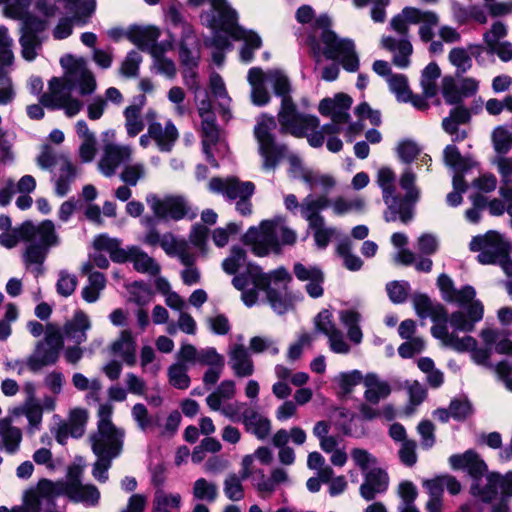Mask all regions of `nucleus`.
Segmentation results:
<instances>
[{
  "mask_svg": "<svg viewBox=\"0 0 512 512\" xmlns=\"http://www.w3.org/2000/svg\"><path fill=\"white\" fill-rule=\"evenodd\" d=\"M131 262L136 271L150 276H157L161 267L157 261L137 246H132Z\"/></svg>",
  "mask_w": 512,
  "mask_h": 512,
  "instance_id": "37998d69",
  "label": "nucleus"
},
{
  "mask_svg": "<svg viewBox=\"0 0 512 512\" xmlns=\"http://www.w3.org/2000/svg\"><path fill=\"white\" fill-rule=\"evenodd\" d=\"M181 503L179 493L158 488L154 493L152 512H179Z\"/></svg>",
  "mask_w": 512,
  "mask_h": 512,
  "instance_id": "58836bf2",
  "label": "nucleus"
},
{
  "mask_svg": "<svg viewBox=\"0 0 512 512\" xmlns=\"http://www.w3.org/2000/svg\"><path fill=\"white\" fill-rule=\"evenodd\" d=\"M209 188L213 192L222 193L230 201L241 199L244 195L252 196L255 190L252 182H241L234 177L226 179L212 178L209 182Z\"/></svg>",
  "mask_w": 512,
  "mask_h": 512,
  "instance_id": "6ab92c4d",
  "label": "nucleus"
},
{
  "mask_svg": "<svg viewBox=\"0 0 512 512\" xmlns=\"http://www.w3.org/2000/svg\"><path fill=\"white\" fill-rule=\"evenodd\" d=\"M380 47L392 54V63L396 67L406 69L410 66L413 46L408 38L383 35L380 39Z\"/></svg>",
  "mask_w": 512,
  "mask_h": 512,
  "instance_id": "aec40b11",
  "label": "nucleus"
},
{
  "mask_svg": "<svg viewBox=\"0 0 512 512\" xmlns=\"http://www.w3.org/2000/svg\"><path fill=\"white\" fill-rule=\"evenodd\" d=\"M366 202L364 198L357 196L353 198H346L344 196H338L333 200H330L328 207L336 216H343L349 213H362L365 209Z\"/></svg>",
  "mask_w": 512,
  "mask_h": 512,
  "instance_id": "79ce46f5",
  "label": "nucleus"
},
{
  "mask_svg": "<svg viewBox=\"0 0 512 512\" xmlns=\"http://www.w3.org/2000/svg\"><path fill=\"white\" fill-rule=\"evenodd\" d=\"M472 251H479L477 256L481 264H496L497 260L508 253V245L496 231H488L483 236H476L470 242Z\"/></svg>",
  "mask_w": 512,
  "mask_h": 512,
  "instance_id": "9d476101",
  "label": "nucleus"
},
{
  "mask_svg": "<svg viewBox=\"0 0 512 512\" xmlns=\"http://www.w3.org/2000/svg\"><path fill=\"white\" fill-rule=\"evenodd\" d=\"M132 155L133 149L129 145L107 143L98 161V169L105 177H112L120 165L129 161Z\"/></svg>",
  "mask_w": 512,
  "mask_h": 512,
  "instance_id": "dca6fc26",
  "label": "nucleus"
},
{
  "mask_svg": "<svg viewBox=\"0 0 512 512\" xmlns=\"http://www.w3.org/2000/svg\"><path fill=\"white\" fill-rule=\"evenodd\" d=\"M92 327L90 317L83 311L78 310L71 319L67 320L63 326V334L76 344L87 340V331Z\"/></svg>",
  "mask_w": 512,
  "mask_h": 512,
  "instance_id": "393cba45",
  "label": "nucleus"
},
{
  "mask_svg": "<svg viewBox=\"0 0 512 512\" xmlns=\"http://www.w3.org/2000/svg\"><path fill=\"white\" fill-rule=\"evenodd\" d=\"M251 86V100L254 105L263 106L269 103L270 95L264 86V73L260 68H251L248 72Z\"/></svg>",
  "mask_w": 512,
  "mask_h": 512,
  "instance_id": "e433bc0d",
  "label": "nucleus"
},
{
  "mask_svg": "<svg viewBox=\"0 0 512 512\" xmlns=\"http://www.w3.org/2000/svg\"><path fill=\"white\" fill-rule=\"evenodd\" d=\"M76 133L81 139L78 156L83 163H90L97 153V140L95 134L89 129L84 120H79L76 125Z\"/></svg>",
  "mask_w": 512,
  "mask_h": 512,
  "instance_id": "c756f323",
  "label": "nucleus"
},
{
  "mask_svg": "<svg viewBox=\"0 0 512 512\" xmlns=\"http://www.w3.org/2000/svg\"><path fill=\"white\" fill-rule=\"evenodd\" d=\"M210 10L201 16L203 23L211 29L228 33L233 39L243 41L244 46L240 51V58L248 63L253 59V53L262 44L260 36L246 30L237 24V12L229 5L227 0H210Z\"/></svg>",
  "mask_w": 512,
  "mask_h": 512,
  "instance_id": "20e7f679",
  "label": "nucleus"
},
{
  "mask_svg": "<svg viewBox=\"0 0 512 512\" xmlns=\"http://www.w3.org/2000/svg\"><path fill=\"white\" fill-rule=\"evenodd\" d=\"M276 128L273 117L262 115L258 118L254 127V135L259 145V153L263 158V168L267 171L274 170L278 164V158L285 155L287 147L277 145L272 131Z\"/></svg>",
  "mask_w": 512,
  "mask_h": 512,
  "instance_id": "6e6552de",
  "label": "nucleus"
},
{
  "mask_svg": "<svg viewBox=\"0 0 512 512\" xmlns=\"http://www.w3.org/2000/svg\"><path fill=\"white\" fill-rule=\"evenodd\" d=\"M390 91L396 96L400 102L407 103L409 101L410 89L407 77L403 74H394L387 78Z\"/></svg>",
  "mask_w": 512,
  "mask_h": 512,
  "instance_id": "0e129e2a",
  "label": "nucleus"
},
{
  "mask_svg": "<svg viewBox=\"0 0 512 512\" xmlns=\"http://www.w3.org/2000/svg\"><path fill=\"white\" fill-rule=\"evenodd\" d=\"M149 133L161 152H170L179 135L171 121H168L165 127L159 122L150 123Z\"/></svg>",
  "mask_w": 512,
  "mask_h": 512,
  "instance_id": "cd10ccee",
  "label": "nucleus"
},
{
  "mask_svg": "<svg viewBox=\"0 0 512 512\" xmlns=\"http://www.w3.org/2000/svg\"><path fill=\"white\" fill-rule=\"evenodd\" d=\"M244 265H246L245 276L251 281L248 274V266L252 264L246 263V252L244 249L236 246L231 248L230 255L222 263L223 270L228 274H235Z\"/></svg>",
  "mask_w": 512,
  "mask_h": 512,
  "instance_id": "864d4df0",
  "label": "nucleus"
},
{
  "mask_svg": "<svg viewBox=\"0 0 512 512\" xmlns=\"http://www.w3.org/2000/svg\"><path fill=\"white\" fill-rule=\"evenodd\" d=\"M136 340L129 330H123L111 345L113 355L120 357L129 366L136 364Z\"/></svg>",
  "mask_w": 512,
  "mask_h": 512,
  "instance_id": "c85d7f7f",
  "label": "nucleus"
},
{
  "mask_svg": "<svg viewBox=\"0 0 512 512\" xmlns=\"http://www.w3.org/2000/svg\"><path fill=\"white\" fill-rule=\"evenodd\" d=\"M236 394V386L233 380H224L217 389L206 398V403L212 411L221 408L222 401L232 399Z\"/></svg>",
  "mask_w": 512,
  "mask_h": 512,
  "instance_id": "49530a36",
  "label": "nucleus"
},
{
  "mask_svg": "<svg viewBox=\"0 0 512 512\" xmlns=\"http://www.w3.org/2000/svg\"><path fill=\"white\" fill-rule=\"evenodd\" d=\"M88 417V411L84 408L76 407L70 410L66 423L70 426L72 437L78 438L84 434Z\"/></svg>",
  "mask_w": 512,
  "mask_h": 512,
  "instance_id": "6e6d98bb",
  "label": "nucleus"
},
{
  "mask_svg": "<svg viewBox=\"0 0 512 512\" xmlns=\"http://www.w3.org/2000/svg\"><path fill=\"white\" fill-rule=\"evenodd\" d=\"M304 182L308 184L311 190L320 189L323 193H328L336 186V180L328 174H320L310 171L306 174Z\"/></svg>",
  "mask_w": 512,
  "mask_h": 512,
  "instance_id": "052dcab7",
  "label": "nucleus"
},
{
  "mask_svg": "<svg viewBox=\"0 0 512 512\" xmlns=\"http://www.w3.org/2000/svg\"><path fill=\"white\" fill-rule=\"evenodd\" d=\"M193 496L198 500L214 502L218 497V487L214 482L199 478L194 482Z\"/></svg>",
  "mask_w": 512,
  "mask_h": 512,
  "instance_id": "bf43d9fd",
  "label": "nucleus"
},
{
  "mask_svg": "<svg viewBox=\"0 0 512 512\" xmlns=\"http://www.w3.org/2000/svg\"><path fill=\"white\" fill-rule=\"evenodd\" d=\"M20 238L30 243H37L41 246L51 247L60 243V237L56 232L54 223L51 220H44L35 225L30 221L24 222L18 229Z\"/></svg>",
  "mask_w": 512,
  "mask_h": 512,
  "instance_id": "4468645a",
  "label": "nucleus"
},
{
  "mask_svg": "<svg viewBox=\"0 0 512 512\" xmlns=\"http://www.w3.org/2000/svg\"><path fill=\"white\" fill-rule=\"evenodd\" d=\"M428 22L438 24L439 17L435 12L422 11L414 7H405L400 14L395 15L390 21V27L400 38H407L409 23L417 24Z\"/></svg>",
  "mask_w": 512,
  "mask_h": 512,
  "instance_id": "f3484780",
  "label": "nucleus"
},
{
  "mask_svg": "<svg viewBox=\"0 0 512 512\" xmlns=\"http://www.w3.org/2000/svg\"><path fill=\"white\" fill-rule=\"evenodd\" d=\"M0 437L7 453L14 454L18 451L22 441V431L13 426L9 418L0 419Z\"/></svg>",
  "mask_w": 512,
  "mask_h": 512,
  "instance_id": "ea45409f",
  "label": "nucleus"
},
{
  "mask_svg": "<svg viewBox=\"0 0 512 512\" xmlns=\"http://www.w3.org/2000/svg\"><path fill=\"white\" fill-rule=\"evenodd\" d=\"M352 104L350 96L339 93L333 98H325L319 104V111L322 115L330 116L331 124L324 125L320 131L325 135L336 134L341 131V125L349 121V109Z\"/></svg>",
  "mask_w": 512,
  "mask_h": 512,
  "instance_id": "1a4fd4ad",
  "label": "nucleus"
},
{
  "mask_svg": "<svg viewBox=\"0 0 512 512\" xmlns=\"http://www.w3.org/2000/svg\"><path fill=\"white\" fill-rule=\"evenodd\" d=\"M415 181V173L410 168L405 169L400 177V186L405 190L404 200H401L395 195L394 172L388 167L378 170L377 184L382 190L383 200L387 205V210L384 212V219L387 222L396 221L399 218L403 223H407L412 219L411 204H414L420 195Z\"/></svg>",
  "mask_w": 512,
  "mask_h": 512,
  "instance_id": "7ed1b4c3",
  "label": "nucleus"
},
{
  "mask_svg": "<svg viewBox=\"0 0 512 512\" xmlns=\"http://www.w3.org/2000/svg\"><path fill=\"white\" fill-rule=\"evenodd\" d=\"M484 308L481 302H473L464 311H455L450 316L447 315V325L453 328V332H471L474 330L475 324L483 318Z\"/></svg>",
  "mask_w": 512,
  "mask_h": 512,
  "instance_id": "4be33fe9",
  "label": "nucleus"
},
{
  "mask_svg": "<svg viewBox=\"0 0 512 512\" xmlns=\"http://www.w3.org/2000/svg\"><path fill=\"white\" fill-rule=\"evenodd\" d=\"M441 91L445 102L448 104H458L464 99L458 82L451 76L442 79Z\"/></svg>",
  "mask_w": 512,
  "mask_h": 512,
  "instance_id": "338daca9",
  "label": "nucleus"
},
{
  "mask_svg": "<svg viewBox=\"0 0 512 512\" xmlns=\"http://www.w3.org/2000/svg\"><path fill=\"white\" fill-rule=\"evenodd\" d=\"M168 381L177 389H187L190 386L188 367L183 363H174L168 368Z\"/></svg>",
  "mask_w": 512,
  "mask_h": 512,
  "instance_id": "5fc2aeb1",
  "label": "nucleus"
},
{
  "mask_svg": "<svg viewBox=\"0 0 512 512\" xmlns=\"http://www.w3.org/2000/svg\"><path fill=\"white\" fill-rule=\"evenodd\" d=\"M264 79L271 83L274 93L283 99L291 98V85L287 75L281 70H270L264 74Z\"/></svg>",
  "mask_w": 512,
  "mask_h": 512,
  "instance_id": "3c124183",
  "label": "nucleus"
},
{
  "mask_svg": "<svg viewBox=\"0 0 512 512\" xmlns=\"http://www.w3.org/2000/svg\"><path fill=\"white\" fill-rule=\"evenodd\" d=\"M112 414V405L101 404L97 412V431L89 436L92 451L97 456L92 474L100 482L108 480L112 460L121 454L124 445L125 431L114 425Z\"/></svg>",
  "mask_w": 512,
  "mask_h": 512,
  "instance_id": "f257e3e1",
  "label": "nucleus"
},
{
  "mask_svg": "<svg viewBox=\"0 0 512 512\" xmlns=\"http://www.w3.org/2000/svg\"><path fill=\"white\" fill-rule=\"evenodd\" d=\"M21 46V55L26 61H33L41 48V40L34 33L21 34L19 38Z\"/></svg>",
  "mask_w": 512,
  "mask_h": 512,
  "instance_id": "13d9d810",
  "label": "nucleus"
},
{
  "mask_svg": "<svg viewBox=\"0 0 512 512\" xmlns=\"http://www.w3.org/2000/svg\"><path fill=\"white\" fill-rule=\"evenodd\" d=\"M61 65L67 74L68 82L73 88H78L80 95H90L96 90L95 76L87 68L85 61L66 56L61 59Z\"/></svg>",
  "mask_w": 512,
  "mask_h": 512,
  "instance_id": "9b49d317",
  "label": "nucleus"
},
{
  "mask_svg": "<svg viewBox=\"0 0 512 512\" xmlns=\"http://www.w3.org/2000/svg\"><path fill=\"white\" fill-rule=\"evenodd\" d=\"M449 464L453 469L466 470L474 479L473 484L485 483L488 468L485 461L474 450H467L462 454H454L449 457Z\"/></svg>",
  "mask_w": 512,
  "mask_h": 512,
  "instance_id": "a211bd4d",
  "label": "nucleus"
},
{
  "mask_svg": "<svg viewBox=\"0 0 512 512\" xmlns=\"http://www.w3.org/2000/svg\"><path fill=\"white\" fill-rule=\"evenodd\" d=\"M363 386V398L369 404H379L386 400L392 392L390 383L374 372L365 375Z\"/></svg>",
  "mask_w": 512,
  "mask_h": 512,
  "instance_id": "b1692460",
  "label": "nucleus"
},
{
  "mask_svg": "<svg viewBox=\"0 0 512 512\" xmlns=\"http://www.w3.org/2000/svg\"><path fill=\"white\" fill-rule=\"evenodd\" d=\"M106 286V279L100 272H92L88 277V284L82 289V298L87 303L96 302Z\"/></svg>",
  "mask_w": 512,
  "mask_h": 512,
  "instance_id": "8fccbe9b",
  "label": "nucleus"
},
{
  "mask_svg": "<svg viewBox=\"0 0 512 512\" xmlns=\"http://www.w3.org/2000/svg\"><path fill=\"white\" fill-rule=\"evenodd\" d=\"M146 176V167L143 163L137 162L125 165L119 174L120 180L128 185L135 187L138 182Z\"/></svg>",
  "mask_w": 512,
  "mask_h": 512,
  "instance_id": "680f3d73",
  "label": "nucleus"
},
{
  "mask_svg": "<svg viewBox=\"0 0 512 512\" xmlns=\"http://www.w3.org/2000/svg\"><path fill=\"white\" fill-rule=\"evenodd\" d=\"M365 375L359 370L349 372H341L334 378V382L338 385L340 393L347 395L353 392L354 388L364 383Z\"/></svg>",
  "mask_w": 512,
  "mask_h": 512,
  "instance_id": "603ef678",
  "label": "nucleus"
},
{
  "mask_svg": "<svg viewBox=\"0 0 512 512\" xmlns=\"http://www.w3.org/2000/svg\"><path fill=\"white\" fill-rule=\"evenodd\" d=\"M76 22L85 24L96 9V0H63Z\"/></svg>",
  "mask_w": 512,
  "mask_h": 512,
  "instance_id": "de8ad7c7",
  "label": "nucleus"
},
{
  "mask_svg": "<svg viewBox=\"0 0 512 512\" xmlns=\"http://www.w3.org/2000/svg\"><path fill=\"white\" fill-rule=\"evenodd\" d=\"M83 469L80 466H72L67 474L66 496L74 502H84L95 505L100 497L98 489L93 485H83L81 476Z\"/></svg>",
  "mask_w": 512,
  "mask_h": 512,
  "instance_id": "2eb2a0df",
  "label": "nucleus"
},
{
  "mask_svg": "<svg viewBox=\"0 0 512 512\" xmlns=\"http://www.w3.org/2000/svg\"><path fill=\"white\" fill-rule=\"evenodd\" d=\"M128 40L140 49L152 48L160 36L155 26H131L125 33Z\"/></svg>",
  "mask_w": 512,
  "mask_h": 512,
  "instance_id": "f704fd0d",
  "label": "nucleus"
},
{
  "mask_svg": "<svg viewBox=\"0 0 512 512\" xmlns=\"http://www.w3.org/2000/svg\"><path fill=\"white\" fill-rule=\"evenodd\" d=\"M449 62L457 69L458 73H465L472 67V58L467 49L455 47L448 54Z\"/></svg>",
  "mask_w": 512,
  "mask_h": 512,
  "instance_id": "774afa93",
  "label": "nucleus"
},
{
  "mask_svg": "<svg viewBox=\"0 0 512 512\" xmlns=\"http://www.w3.org/2000/svg\"><path fill=\"white\" fill-rule=\"evenodd\" d=\"M240 476L231 473L226 476L223 482L225 496L231 501H241L244 498V487Z\"/></svg>",
  "mask_w": 512,
  "mask_h": 512,
  "instance_id": "e2e57ef3",
  "label": "nucleus"
},
{
  "mask_svg": "<svg viewBox=\"0 0 512 512\" xmlns=\"http://www.w3.org/2000/svg\"><path fill=\"white\" fill-rule=\"evenodd\" d=\"M49 249L46 246L38 245L37 243H30L25 249L23 254V261L27 269H30L36 275L43 272V263L48 255Z\"/></svg>",
  "mask_w": 512,
  "mask_h": 512,
  "instance_id": "a19ab883",
  "label": "nucleus"
},
{
  "mask_svg": "<svg viewBox=\"0 0 512 512\" xmlns=\"http://www.w3.org/2000/svg\"><path fill=\"white\" fill-rule=\"evenodd\" d=\"M245 244L251 246L257 256H265L279 247L278 236L275 234L273 220H264L259 227H251L244 235Z\"/></svg>",
  "mask_w": 512,
  "mask_h": 512,
  "instance_id": "f8f14e48",
  "label": "nucleus"
},
{
  "mask_svg": "<svg viewBox=\"0 0 512 512\" xmlns=\"http://www.w3.org/2000/svg\"><path fill=\"white\" fill-rule=\"evenodd\" d=\"M247 431L253 433L258 439L263 440L271 432V422L254 409H246L241 417Z\"/></svg>",
  "mask_w": 512,
  "mask_h": 512,
  "instance_id": "473e14b6",
  "label": "nucleus"
},
{
  "mask_svg": "<svg viewBox=\"0 0 512 512\" xmlns=\"http://www.w3.org/2000/svg\"><path fill=\"white\" fill-rule=\"evenodd\" d=\"M329 204L330 199L325 194L317 197L308 195L300 204V212L309 226H315L325 221L320 212L328 207Z\"/></svg>",
  "mask_w": 512,
  "mask_h": 512,
  "instance_id": "a878e982",
  "label": "nucleus"
},
{
  "mask_svg": "<svg viewBox=\"0 0 512 512\" xmlns=\"http://www.w3.org/2000/svg\"><path fill=\"white\" fill-rule=\"evenodd\" d=\"M202 131H203V150L206 154L207 160L214 167H218L217 162L213 158L210 147L216 145L220 140V133L215 125V118L202 119Z\"/></svg>",
  "mask_w": 512,
  "mask_h": 512,
  "instance_id": "a18cd8bd",
  "label": "nucleus"
},
{
  "mask_svg": "<svg viewBox=\"0 0 512 512\" xmlns=\"http://www.w3.org/2000/svg\"><path fill=\"white\" fill-rule=\"evenodd\" d=\"M337 253L343 258L344 266L348 270L357 271L362 267V260L352 253V243L350 240L345 239L341 241L337 246Z\"/></svg>",
  "mask_w": 512,
  "mask_h": 512,
  "instance_id": "69168bd1",
  "label": "nucleus"
},
{
  "mask_svg": "<svg viewBox=\"0 0 512 512\" xmlns=\"http://www.w3.org/2000/svg\"><path fill=\"white\" fill-rule=\"evenodd\" d=\"M413 305L416 314L420 318H430L434 322V325L431 328V333L443 346L461 350L465 343L467 344V342H471L470 339L459 341L450 336L451 333L447 327V311L443 305L434 303L424 294L415 295L413 298Z\"/></svg>",
  "mask_w": 512,
  "mask_h": 512,
  "instance_id": "423d86ee",
  "label": "nucleus"
},
{
  "mask_svg": "<svg viewBox=\"0 0 512 512\" xmlns=\"http://www.w3.org/2000/svg\"><path fill=\"white\" fill-rule=\"evenodd\" d=\"M72 89L65 72L63 77H53L49 81L48 90L41 95L40 102L46 108L60 109V105L71 96Z\"/></svg>",
  "mask_w": 512,
  "mask_h": 512,
  "instance_id": "412c9836",
  "label": "nucleus"
},
{
  "mask_svg": "<svg viewBox=\"0 0 512 512\" xmlns=\"http://www.w3.org/2000/svg\"><path fill=\"white\" fill-rule=\"evenodd\" d=\"M137 101V103L126 107L123 112L125 118L124 126L129 137L137 136L144 129L141 112L146 103V97L144 95L139 96Z\"/></svg>",
  "mask_w": 512,
  "mask_h": 512,
  "instance_id": "72a5a7b5",
  "label": "nucleus"
},
{
  "mask_svg": "<svg viewBox=\"0 0 512 512\" xmlns=\"http://www.w3.org/2000/svg\"><path fill=\"white\" fill-rule=\"evenodd\" d=\"M35 489L43 500H51L60 495H66L67 481L52 482L47 479H42L38 482Z\"/></svg>",
  "mask_w": 512,
  "mask_h": 512,
  "instance_id": "4d7b16f0",
  "label": "nucleus"
},
{
  "mask_svg": "<svg viewBox=\"0 0 512 512\" xmlns=\"http://www.w3.org/2000/svg\"><path fill=\"white\" fill-rule=\"evenodd\" d=\"M364 482L361 484L359 492L366 500H373L377 494L384 493L389 484V477L385 470L374 467L363 473Z\"/></svg>",
  "mask_w": 512,
  "mask_h": 512,
  "instance_id": "5701e85b",
  "label": "nucleus"
},
{
  "mask_svg": "<svg viewBox=\"0 0 512 512\" xmlns=\"http://www.w3.org/2000/svg\"><path fill=\"white\" fill-rule=\"evenodd\" d=\"M229 365L235 376L249 377L254 373L253 360L243 344H234L230 347Z\"/></svg>",
  "mask_w": 512,
  "mask_h": 512,
  "instance_id": "bb28decb",
  "label": "nucleus"
},
{
  "mask_svg": "<svg viewBox=\"0 0 512 512\" xmlns=\"http://www.w3.org/2000/svg\"><path fill=\"white\" fill-rule=\"evenodd\" d=\"M498 489L503 496H512V472L503 476L496 472H490L485 476V483L471 485V493L485 502L493 500L498 494Z\"/></svg>",
  "mask_w": 512,
  "mask_h": 512,
  "instance_id": "ddd939ff",
  "label": "nucleus"
},
{
  "mask_svg": "<svg viewBox=\"0 0 512 512\" xmlns=\"http://www.w3.org/2000/svg\"><path fill=\"white\" fill-rule=\"evenodd\" d=\"M278 122L282 131L295 137H306L310 146L314 148L321 147L324 143L323 133L320 130L316 131L319 127L318 118L299 113L292 98H285L281 101Z\"/></svg>",
  "mask_w": 512,
  "mask_h": 512,
  "instance_id": "39448f33",
  "label": "nucleus"
},
{
  "mask_svg": "<svg viewBox=\"0 0 512 512\" xmlns=\"http://www.w3.org/2000/svg\"><path fill=\"white\" fill-rule=\"evenodd\" d=\"M210 91L217 101L219 108L224 117L230 116L231 98L228 95L226 86L222 77L217 73H212L209 80Z\"/></svg>",
  "mask_w": 512,
  "mask_h": 512,
  "instance_id": "c03bdc74",
  "label": "nucleus"
},
{
  "mask_svg": "<svg viewBox=\"0 0 512 512\" xmlns=\"http://www.w3.org/2000/svg\"><path fill=\"white\" fill-rule=\"evenodd\" d=\"M450 336L452 338H456L459 341H463L464 339H470L471 342H469V343L467 342V344L465 343V345H463V348H461V350L456 349V348H451V349L455 350L456 352H459V353H464V352H468V351L471 352V359L476 365L483 366L487 369L494 371L495 366H493L492 363L490 362V357H491V349L490 348H477V341L472 336L467 335V336L460 337L456 333H451Z\"/></svg>",
  "mask_w": 512,
  "mask_h": 512,
  "instance_id": "2f4dec72",
  "label": "nucleus"
},
{
  "mask_svg": "<svg viewBox=\"0 0 512 512\" xmlns=\"http://www.w3.org/2000/svg\"><path fill=\"white\" fill-rule=\"evenodd\" d=\"M328 16H320L315 21L313 34L309 37V45L317 61L323 54L327 59L338 60L343 68L355 72L359 68V58L353 40L340 38L330 29Z\"/></svg>",
  "mask_w": 512,
  "mask_h": 512,
  "instance_id": "f03ea898",
  "label": "nucleus"
},
{
  "mask_svg": "<svg viewBox=\"0 0 512 512\" xmlns=\"http://www.w3.org/2000/svg\"><path fill=\"white\" fill-rule=\"evenodd\" d=\"M59 174L55 181V193L59 197H64L69 191L71 183L76 178L78 169L69 157H61Z\"/></svg>",
  "mask_w": 512,
  "mask_h": 512,
  "instance_id": "4c0bfd02",
  "label": "nucleus"
},
{
  "mask_svg": "<svg viewBox=\"0 0 512 512\" xmlns=\"http://www.w3.org/2000/svg\"><path fill=\"white\" fill-rule=\"evenodd\" d=\"M248 274L255 288L266 291L268 302L276 313L283 314L290 309L291 301L270 287L272 283L286 284L291 280V275L284 268L266 274L258 266L249 265Z\"/></svg>",
  "mask_w": 512,
  "mask_h": 512,
  "instance_id": "0eeeda50",
  "label": "nucleus"
},
{
  "mask_svg": "<svg viewBox=\"0 0 512 512\" xmlns=\"http://www.w3.org/2000/svg\"><path fill=\"white\" fill-rule=\"evenodd\" d=\"M13 415H24L28 421L27 432L34 434L41 427L43 408L36 399L26 400L23 405L13 410Z\"/></svg>",
  "mask_w": 512,
  "mask_h": 512,
  "instance_id": "c9c22d12",
  "label": "nucleus"
},
{
  "mask_svg": "<svg viewBox=\"0 0 512 512\" xmlns=\"http://www.w3.org/2000/svg\"><path fill=\"white\" fill-rule=\"evenodd\" d=\"M59 351L42 343H37L33 353L27 358V366L32 372H38L46 366L53 365L59 358Z\"/></svg>",
  "mask_w": 512,
  "mask_h": 512,
  "instance_id": "7c9ffc66",
  "label": "nucleus"
},
{
  "mask_svg": "<svg viewBox=\"0 0 512 512\" xmlns=\"http://www.w3.org/2000/svg\"><path fill=\"white\" fill-rule=\"evenodd\" d=\"M164 46L155 45L151 48L150 53L153 58V68L159 74L164 75L169 79H173L176 76L175 63L164 56Z\"/></svg>",
  "mask_w": 512,
  "mask_h": 512,
  "instance_id": "09e8293b",
  "label": "nucleus"
}]
</instances>
